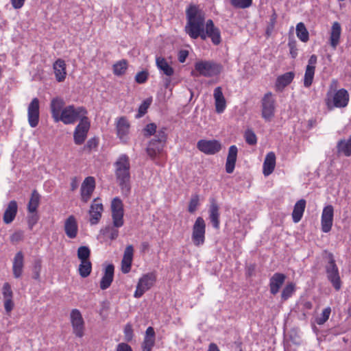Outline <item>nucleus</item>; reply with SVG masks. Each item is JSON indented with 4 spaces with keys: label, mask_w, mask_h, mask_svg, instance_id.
I'll list each match as a JSON object with an SVG mask.
<instances>
[{
    "label": "nucleus",
    "mask_w": 351,
    "mask_h": 351,
    "mask_svg": "<svg viewBox=\"0 0 351 351\" xmlns=\"http://www.w3.org/2000/svg\"><path fill=\"white\" fill-rule=\"evenodd\" d=\"M187 23L185 26L186 33L193 39L200 37L202 40L210 38L213 43L219 45L221 41L219 29L214 25L211 19L205 23V13L198 6L191 5L186 10Z\"/></svg>",
    "instance_id": "f257e3e1"
},
{
    "label": "nucleus",
    "mask_w": 351,
    "mask_h": 351,
    "mask_svg": "<svg viewBox=\"0 0 351 351\" xmlns=\"http://www.w3.org/2000/svg\"><path fill=\"white\" fill-rule=\"evenodd\" d=\"M114 173L117 182L123 193L130 191V164L129 157L121 154L114 163Z\"/></svg>",
    "instance_id": "f03ea898"
},
{
    "label": "nucleus",
    "mask_w": 351,
    "mask_h": 351,
    "mask_svg": "<svg viewBox=\"0 0 351 351\" xmlns=\"http://www.w3.org/2000/svg\"><path fill=\"white\" fill-rule=\"evenodd\" d=\"M350 95L345 88L334 89L330 86L324 99L327 108L332 110L335 108H346L349 104Z\"/></svg>",
    "instance_id": "7ed1b4c3"
},
{
    "label": "nucleus",
    "mask_w": 351,
    "mask_h": 351,
    "mask_svg": "<svg viewBox=\"0 0 351 351\" xmlns=\"http://www.w3.org/2000/svg\"><path fill=\"white\" fill-rule=\"evenodd\" d=\"M87 111L83 107H75L73 105L64 108L60 115L55 122L62 121L66 125L73 124L77 120L86 117Z\"/></svg>",
    "instance_id": "20e7f679"
},
{
    "label": "nucleus",
    "mask_w": 351,
    "mask_h": 351,
    "mask_svg": "<svg viewBox=\"0 0 351 351\" xmlns=\"http://www.w3.org/2000/svg\"><path fill=\"white\" fill-rule=\"evenodd\" d=\"M195 71L199 75L211 77L218 75L221 72L222 66L213 61L200 60L195 62Z\"/></svg>",
    "instance_id": "39448f33"
},
{
    "label": "nucleus",
    "mask_w": 351,
    "mask_h": 351,
    "mask_svg": "<svg viewBox=\"0 0 351 351\" xmlns=\"http://www.w3.org/2000/svg\"><path fill=\"white\" fill-rule=\"evenodd\" d=\"M328 263L326 265V273L327 279L332 284L336 291L341 287V280L339 275V268L332 254L328 256Z\"/></svg>",
    "instance_id": "423d86ee"
},
{
    "label": "nucleus",
    "mask_w": 351,
    "mask_h": 351,
    "mask_svg": "<svg viewBox=\"0 0 351 351\" xmlns=\"http://www.w3.org/2000/svg\"><path fill=\"white\" fill-rule=\"evenodd\" d=\"M276 110V100L271 92L264 95L261 100V115L266 121H269L274 117Z\"/></svg>",
    "instance_id": "0eeeda50"
},
{
    "label": "nucleus",
    "mask_w": 351,
    "mask_h": 351,
    "mask_svg": "<svg viewBox=\"0 0 351 351\" xmlns=\"http://www.w3.org/2000/svg\"><path fill=\"white\" fill-rule=\"evenodd\" d=\"M206 223L204 219L198 217L193 226L192 230L191 239L195 246H201L205 242Z\"/></svg>",
    "instance_id": "6e6552de"
},
{
    "label": "nucleus",
    "mask_w": 351,
    "mask_h": 351,
    "mask_svg": "<svg viewBox=\"0 0 351 351\" xmlns=\"http://www.w3.org/2000/svg\"><path fill=\"white\" fill-rule=\"evenodd\" d=\"M156 281V276L154 273L144 274L138 280L134 296L136 298H141L145 292L151 289Z\"/></svg>",
    "instance_id": "1a4fd4ad"
},
{
    "label": "nucleus",
    "mask_w": 351,
    "mask_h": 351,
    "mask_svg": "<svg viewBox=\"0 0 351 351\" xmlns=\"http://www.w3.org/2000/svg\"><path fill=\"white\" fill-rule=\"evenodd\" d=\"M110 208L113 223L116 226H123L124 224V210L121 199L119 197H114L112 200Z\"/></svg>",
    "instance_id": "9d476101"
},
{
    "label": "nucleus",
    "mask_w": 351,
    "mask_h": 351,
    "mask_svg": "<svg viewBox=\"0 0 351 351\" xmlns=\"http://www.w3.org/2000/svg\"><path fill=\"white\" fill-rule=\"evenodd\" d=\"M90 127V123L87 117L80 120L73 132V140L76 145H82L85 141Z\"/></svg>",
    "instance_id": "9b49d317"
},
{
    "label": "nucleus",
    "mask_w": 351,
    "mask_h": 351,
    "mask_svg": "<svg viewBox=\"0 0 351 351\" xmlns=\"http://www.w3.org/2000/svg\"><path fill=\"white\" fill-rule=\"evenodd\" d=\"M40 120V101L37 97L32 99L27 106V121L31 128L38 126Z\"/></svg>",
    "instance_id": "f8f14e48"
},
{
    "label": "nucleus",
    "mask_w": 351,
    "mask_h": 351,
    "mask_svg": "<svg viewBox=\"0 0 351 351\" xmlns=\"http://www.w3.org/2000/svg\"><path fill=\"white\" fill-rule=\"evenodd\" d=\"M70 319L73 333L78 337H82L84 330V322L80 311L73 309L70 313Z\"/></svg>",
    "instance_id": "ddd939ff"
},
{
    "label": "nucleus",
    "mask_w": 351,
    "mask_h": 351,
    "mask_svg": "<svg viewBox=\"0 0 351 351\" xmlns=\"http://www.w3.org/2000/svg\"><path fill=\"white\" fill-rule=\"evenodd\" d=\"M334 208L332 205H326L324 207L321 216V228L324 233L331 230L333 224Z\"/></svg>",
    "instance_id": "4468645a"
},
{
    "label": "nucleus",
    "mask_w": 351,
    "mask_h": 351,
    "mask_svg": "<svg viewBox=\"0 0 351 351\" xmlns=\"http://www.w3.org/2000/svg\"><path fill=\"white\" fill-rule=\"evenodd\" d=\"M197 147L202 152L213 155L221 149V144L217 140H199L197 143Z\"/></svg>",
    "instance_id": "2eb2a0df"
},
{
    "label": "nucleus",
    "mask_w": 351,
    "mask_h": 351,
    "mask_svg": "<svg viewBox=\"0 0 351 351\" xmlns=\"http://www.w3.org/2000/svg\"><path fill=\"white\" fill-rule=\"evenodd\" d=\"M317 61V57L315 54L311 55L308 59L304 77V86L306 88L310 87L313 83Z\"/></svg>",
    "instance_id": "dca6fc26"
},
{
    "label": "nucleus",
    "mask_w": 351,
    "mask_h": 351,
    "mask_svg": "<svg viewBox=\"0 0 351 351\" xmlns=\"http://www.w3.org/2000/svg\"><path fill=\"white\" fill-rule=\"evenodd\" d=\"M117 134L123 143H128L129 140L130 123L125 117H120L116 125Z\"/></svg>",
    "instance_id": "f3484780"
},
{
    "label": "nucleus",
    "mask_w": 351,
    "mask_h": 351,
    "mask_svg": "<svg viewBox=\"0 0 351 351\" xmlns=\"http://www.w3.org/2000/svg\"><path fill=\"white\" fill-rule=\"evenodd\" d=\"M95 188V181L93 177L89 176L85 178L81 186V199L84 202H87L92 195Z\"/></svg>",
    "instance_id": "a211bd4d"
},
{
    "label": "nucleus",
    "mask_w": 351,
    "mask_h": 351,
    "mask_svg": "<svg viewBox=\"0 0 351 351\" xmlns=\"http://www.w3.org/2000/svg\"><path fill=\"white\" fill-rule=\"evenodd\" d=\"M104 206L97 199H95L90 205L89 210L90 223L91 225H96L99 223L101 218Z\"/></svg>",
    "instance_id": "6ab92c4d"
},
{
    "label": "nucleus",
    "mask_w": 351,
    "mask_h": 351,
    "mask_svg": "<svg viewBox=\"0 0 351 351\" xmlns=\"http://www.w3.org/2000/svg\"><path fill=\"white\" fill-rule=\"evenodd\" d=\"M64 230L68 238H76L78 233V224L75 216L70 215L66 219L64 223Z\"/></svg>",
    "instance_id": "aec40b11"
},
{
    "label": "nucleus",
    "mask_w": 351,
    "mask_h": 351,
    "mask_svg": "<svg viewBox=\"0 0 351 351\" xmlns=\"http://www.w3.org/2000/svg\"><path fill=\"white\" fill-rule=\"evenodd\" d=\"M66 62L64 60L58 58L53 64V69L56 80L58 82H62L66 77Z\"/></svg>",
    "instance_id": "412c9836"
},
{
    "label": "nucleus",
    "mask_w": 351,
    "mask_h": 351,
    "mask_svg": "<svg viewBox=\"0 0 351 351\" xmlns=\"http://www.w3.org/2000/svg\"><path fill=\"white\" fill-rule=\"evenodd\" d=\"M286 279V276L281 273H275L269 279V289L272 295L277 294Z\"/></svg>",
    "instance_id": "4be33fe9"
},
{
    "label": "nucleus",
    "mask_w": 351,
    "mask_h": 351,
    "mask_svg": "<svg viewBox=\"0 0 351 351\" xmlns=\"http://www.w3.org/2000/svg\"><path fill=\"white\" fill-rule=\"evenodd\" d=\"M341 34V27L339 22H334L332 24L330 31L329 42L332 49H335L340 43Z\"/></svg>",
    "instance_id": "5701e85b"
},
{
    "label": "nucleus",
    "mask_w": 351,
    "mask_h": 351,
    "mask_svg": "<svg viewBox=\"0 0 351 351\" xmlns=\"http://www.w3.org/2000/svg\"><path fill=\"white\" fill-rule=\"evenodd\" d=\"M213 97L216 112L219 114L223 112L226 108V101L220 86L215 88Z\"/></svg>",
    "instance_id": "b1692460"
},
{
    "label": "nucleus",
    "mask_w": 351,
    "mask_h": 351,
    "mask_svg": "<svg viewBox=\"0 0 351 351\" xmlns=\"http://www.w3.org/2000/svg\"><path fill=\"white\" fill-rule=\"evenodd\" d=\"M114 265L112 264L105 267L104 274L100 281L101 289L105 290L110 286L114 278Z\"/></svg>",
    "instance_id": "393cba45"
},
{
    "label": "nucleus",
    "mask_w": 351,
    "mask_h": 351,
    "mask_svg": "<svg viewBox=\"0 0 351 351\" xmlns=\"http://www.w3.org/2000/svg\"><path fill=\"white\" fill-rule=\"evenodd\" d=\"M238 149L236 145H231L229 147L228 154L226 162V171L228 173L234 171L237 157Z\"/></svg>",
    "instance_id": "a878e982"
},
{
    "label": "nucleus",
    "mask_w": 351,
    "mask_h": 351,
    "mask_svg": "<svg viewBox=\"0 0 351 351\" xmlns=\"http://www.w3.org/2000/svg\"><path fill=\"white\" fill-rule=\"evenodd\" d=\"M295 77V73L293 71L287 72L279 75L276 81L275 86L277 90H282L287 86L290 84Z\"/></svg>",
    "instance_id": "bb28decb"
},
{
    "label": "nucleus",
    "mask_w": 351,
    "mask_h": 351,
    "mask_svg": "<svg viewBox=\"0 0 351 351\" xmlns=\"http://www.w3.org/2000/svg\"><path fill=\"white\" fill-rule=\"evenodd\" d=\"M155 343V332L149 326L145 331V338L142 344V351H151Z\"/></svg>",
    "instance_id": "cd10ccee"
},
{
    "label": "nucleus",
    "mask_w": 351,
    "mask_h": 351,
    "mask_svg": "<svg viewBox=\"0 0 351 351\" xmlns=\"http://www.w3.org/2000/svg\"><path fill=\"white\" fill-rule=\"evenodd\" d=\"M165 145V143H162L156 139H152L147 147V153L150 158L154 159L162 153Z\"/></svg>",
    "instance_id": "c85d7f7f"
},
{
    "label": "nucleus",
    "mask_w": 351,
    "mask_h": 351,
    "mask_svg": "<svg viewBox=\"0 0 351 351\" xmlns=\"http://www.w3.org/2000/svg\"><path fill=\"white\" fill-rule=\"evenodd\" d=\"M219 206L215 199H212L209 208V219L213 226L217 229L219 228Z\"/></svg>",
    "instance_id": "c756f323"
},
{
    "label": "nucleus",
    "mask_w": 351,
    "mask_h": 351,
    "mask_svg": "<svg viewBox=\"0 0 351 351\" xmlns=\"http://www.w3.org/2000/svg\"><path fill=\"white\" fill-rule=\"evenodd\" d=\"M276 166V155L274 152H269L263 162V174L265 176H269L274 171Z\"/></svg>",
    "instance_id": "7c9ffc66"
},
{
    "label": "nucleus",
    "mask_w": 351,
    "mask_h": 351,
    "mask_svg": "<svg viewBox=\"0 0 351 351\" xmlns=\"http://www.w3.org/2000/svg\"><path fill=\"white\" fill-rule=\"evenodd\" d=\"M23 268V254L21 252L16 254L12 265L14 276L16 278L21 276Z\"/></svg>",
    "instance_id": "2f4dec72"
},
{
    "label": "nucleus",
    "mask_w": 351,
    "mask_h": 351,
    "mask_svg": "<svg viewBox=\"0 0 351 351\" xmlns=\"http://www.w3.org/2000/svg\"><path fill=\"white\" fill-rule=\"evenodd\" d=\"M64 101L60 98H53L51 101V112L54 121L59 117L62 109L64 108Z\"/></svg>",
    "instance_id": "473e14b6"
},
{
    "label": "nucleus",
    "mask_w": 351,
    "mask_h": 351,
    "mask_svg": "<svg viewBox=\"0 0 351 351\" xmlns=\"http://www.w3.org/2000/svg\"><path fill=\"white\" fill-rule=\"evenodd\" d=\"M306 208V201L304 199L298 200L294 205L292 219L294 223H298L304 214Z\"/></svg>",
    "instance_id": "72a5a7b5"
},
{
    "label": "nucleus",
    "mask_w": 351,
    "mask_h": 351,
    "mask_svg": "<svg viewBox=\"0 0 351 351\" xmlns=\"http://www.w3.org/2000/svg\"><path fill=\"white\" fill-rule=\"evenodd\" d=\"M17 208L18 206L16 201L12 200L9 202L3 215V221L5 223H10L14 219Z\"/></svg>",
    "instance_id": "f704fd0d"
},
{
    "label": "nucleus",
    "mask_w": 351,
    "mask_h": 351,
    "mask_svg": "<svg viewBox=\"0 0 351 351\" xmlns=\"http://www.w3.org/2000/svg\"><path fill=\"white\" fill-rule=\"evenodd\" d=\"M156 64L157 68L160 72L168 77H171L174 73L173 69L169 64L167 61L162 57H157L156 58Z\"/></svg>",
    "instance_id": "c9c22d12"
},
{
    "label": "nucleus",
    "mask_w": 351,
    "mask_h": 351,
    "mask_svg": "<svg viewBox=\"0 0 351 351\" xmlns=\"http://www.w3.org/2000/svg\"><path fill=\"white\" fill-rule=\"evenodd\" d=\"M121 226H116L114 223L106 226L100 230V234L106 236L111 240L116 239L119 236V228Z\"/></svg>",
    "instance_id": "e433bc0d"
},
{
    "label": "nucleus",
    "mask_w": 351,
    "mask_h": 351,
    "mask_svg": "<svg viewBox=\"0 0 351 351\" xmlns=\"http://www.w3.org/2000/svg\"><path fill=\"white\" fill-rule=\"evenodd\" d=\"M296 35L298 38L304 43H306L308 40L309 34L307 31L304 24L302 22L299 23L296 25Z\"/></svg>",
    "instance_id": "4c0bfd02"
},
{
    "label": "nucleus",
    "mask_w": 351,
    "mask_h": 351,
    "mask_svg": "<svg viewBox=\"0 0 351 351\" xmlns=\"http://www.w3.org/2000/svg\"><path fill=\"white\" fill-rule=\"evenodd\" d=\"M39 202L40 195L36 191H34L28 204V211L31 213H34L37 210Z\"/></svg>",
    "instance_id": "58836bf2"
},
{
    "label": "nucleus",
    "mask_w": 351,
    "mask_h": 351,
    "mask_svg": "<svg viewBox=\"0 0 351 351\" xmlns=\"http://www.w3.org/2000/svg\"><path fill=\"white\" fill-rule=\"evenodd\" d=\"M92 270V264L90 261H81V263L79 265V274L82 278L88 277Z\"/></svg>",
    "instance_id": "ea45409f"
},
{
    "label": "nucleus",
    "mask_w": 351,
    "mask_h": 351,
    "mask_svg": "<svg viewBox=\"0 0 351 351\" xmlns=\"http://www.w3.org/2000/svg\"><path fill=\"white\" fill-rule=\"evenodd\" d=\"M295 285L293 282L288 283L282 289L281 298L282 300H287L292 296L295 292Z\"/></svg>",
    "instance_id": "a19ab883"
},
{
    "label": "nucleus",
    "mask_w": 351,
    "mask_h": 351,
    "mask_svg": "<svg viewBox=\"0 0 351 351\" xmlns=\"http://www.w3.org/2000/svg\"><path fill=\"white\" fill-rule=\"evenodd\" d=\"M128 67L127 62L124 60L117 62L113 65V71L116 75H121L125 73Z\"/></svg>",
    "instance_id": "79ce46f5"
},
{
    "label": "nucleus",
    "mask_w": 351,
    "mask_h": 351,
    "mask_svg": "<svg viewBox=\"0 0 351 351\" xmlns=\"http://www.w3.org/2000/svg\"><path fill=\"white\" fill-rule=\"evenodd\" d=\"M90 251L87 246H81L77 250V257L81 261H88Z\"/></svg>",
    "instance_id": "37998d69"
},
{
    "label": "nucleus",
    "mask_w": 351,
    "mask_h": 351,
    "mask_svg": "<svg viewBox=\"0 0 351 351\" xmlns=\"http://www.w3.org/2000/svg\"><path fill=\"white\" fill-rule=\"evenodd\" d=\"M331 313L330 307H326L323 311L320 316L316 318V323L318 325H323L329 318Z\"/></svg>",
    "instance_id": "c03bdc74"
},
{
    "label": "nucleus",
    "mask_w": 351,
    "mask_h": 351,
    "mask_svg": "<svg viewBox=\"0 0 351 351\" xmlns=\"http://www.w3.org/2000/svg\"><path fill=\"white\" fill-rule=\"evenodd\" d=\"M244 137L246 143L250 145H256L257 143L256 136L252 130H247L245 132Z\"/></svg>",
    "instance_id": "a18cd8bd"
},
{
    "label": "nucleus",
    "mask_w": 351,
    "mask_h": 351,
    "mask_svg": "<svg viewBox=\"0 0 351 351\" xmlns=\"http://www.w3.org/2000/svg\"><path fill=\"white\" fill-rule=\"evenodd\" d=\"M151 103H152L151 98H148V99L144 100L138 108V114L136 117H143L147 112V110L148 108L149 107V106L151 105Z\"/></svg>",
    "instance_id": "49530a36"
},
{
    "label": "nucleus",
    "mask_w": 351,
    "mask_h": 351,
    "mask_svg": "<svg viewBox=\"0 0 351 351\" xmlns=\"http://www.w3.org/2000/svg\"><path fill=\"white\" fill-rule=\"evenodd\" d=\"M199 205V195L197 194L193 195L189 202L188 210L191 213H193L197 208Z\"/></svg>",
    "instance_id": "de8ad7c7"
},
{
    "label": "nucleus",
    "mask_w": 351,
    "mask_h": 351,
    "mask_svg": "<svg viewBox=\"0 0 351 351\" xmlns=\"http://www.w3.org/2000/svg\"><path fill=\"white\" fill-rule=\"evenodd\" d=\"M232 5L238 8H247L252 5V0H231Z\"/></svg>",
    "instance_id": "09e8293b"
},
{
    "label": "nucleus",
    "mask_w": 351,
    "mask_h": 351,
    "mask_svg": "<svg viewBox=\"0 0 351 351\" xmlns=\"http://www.w3.org/2000/svg\"><path fill=\"white\" fill-rule=\"evenodd\" d=\"M3 300L12 299L13 293L9 283L5 282L2 289Z\"/></svg>",
    "instance_id": "8fccbe9b"
},
{
    "label": "nucleus",
    "mask_w": 351,
    "mask_h": 351,
    "mask_svg": "<svg viewBox=\"0 0 351 351\" xmlns=\"http://www.w3.org/2000/svg\"><path fill=\"white\" fill-rule=\"evenodd\" d=\"M156 125L154 123L147 124L144 128V135L150 136L156 132Z\"/></svg>",
    "instance_id": "3c124183"
},
{
    "label": "nucleus",
    "mask_w": 351,
    "mask_h": 351,
    "mask_svg": "<svg viewBox=\"0 0 351 351\" xmlns=\"http://www.w3.org/2000/svg\"><path fill=\"white\" fill-rule=\"evenodd\" d=\"M162 143H166L167 134L165 128H162L156 132V138H154Z\"/></svg>",
    "instance_id": "603ef678"
},
{
    "label": "nucleus",
    "mask_w": 351,
    "mask_h": 351,
    "mask_svg": "<svg viewBox=\"0 0 351 351\" xmlns=\"http://www.w3.org/2000/svg\"><path fill=\"white\" fill-rule=\"evenodd\" d=\"M132 263V260L122 259L121 271L123 274H128L130 271Z\"/></svg>",
    "instance_id": "864d4df0"
},
{
    "label": "nucleus",
    "mask_w": 351,
    "mask_h": 351,
    "mask_svg": "<svg viewBox=\"0 0 351 351\" xmlns=\"http://www.w3.org/2000/svg\"><path fill=\"white\" fill-rule=\"evenodd\" d=\"M134 248L132 245H128L124 251L123 259L133 260Z\"/></svg>",
    "instance_id": "5fc2aeb1"
},
{
    "label": "nucleus",
    "mask_w": 351,
    "mask_h": 351,
    "mask_svg": "<svg viewBox=\"0 0 351 351\" xmlns=\"http://www.w3.org/2000/svg\"><path fill=\"white\" fill-rule=\"evenodd\" d=\"M148 77V73L146 71L138 72L135 76V80L138 84H143L145 82Z\"/></svg>",
    "instance_id": "6e6d98bb"
},
{
    "label": "nucleus",
    "mask_w": 351,
    "mask_h": 351,
    "mask_svg": "<svg viewBox=\"0 0 351 351\" xmlns=\"http://www.w3.org/2000/svg\"><path fill=\"white\" fill-rule=\"evenodd\" d=\"M98 145V141L96 138H90L86 145L84 146V149H88V151L92 150L97 147Z\"/></svg>",
    "instance_id": "4d7b16f0"
},
{
    "label": "nucleus",
    "mask_w": 351,
    "mask_h": 351,
    "mask_svg": "<svg viewBox=\"0 0 351 351\" xmlns=\"http://www.w3.org/2000/svg\"><path fill=\"white\" fill-rule=\"evenodd\" d=\"M125 337L127 341H130L132 338L133 330L131 325L127 324L124 328Z\"/></svg>",
    "instance_id": "13d9d810"
},
{
    "label": "nucleus",
    "mask_w": 351,
    "mask_h": 351,
    "mask_svg": "<svg viewBox=\"0 0 351 351\" xmlns=\"http://www.w3.org/2000/svg\"><path fill=\"white\" fill-rule=\"evenodd\" d=\"M4 308L8 314H9L14 308V302L12 299L3 300Z\"/></svg>",
    "instance_id": "bf43d9fd"
},
{
    "label": "nucleus",
    "mask_w": 351,
    "mask_h": 351,
    "mask_svg": "<svg viewBox=\"0 0 351 351\" xmlns=\"http://www.w3.org/2000/svg\"><path fill=\"white\" fill-rule=\"evenodd\" d=\"M23 237V232L22 231H16L13 233L10 237V240L12 242H18L21 241Z\"/></svg>",
    "instance_id": "052dcab7"
},
{
    "label": "nucleus",
    "mask_w": 351,
    "mask_h": 351,
    "mask_svg": "<svg viewBox=\"0 0 351 351\" xmlns=\"http://www.w3.org/2000/svg\"><path fill=\"white\" fill-rule=\"evenodd\" d=\"M25 0H10L13 8L16 10L21 9L25 4Z\"/></svg>",
    "instance_id": "680f3d73"
},
{
    "label": "nucleus",
    "mask_w": 351,
    "mask_h": 351,
    "mask_svg": "<svg viewBox=\"0 0 351 351\" xmlns=\"http://www.w3.org/2000/svg\"><path fill=\"white\" fill-rule=\"evenodd\" d=\"M188 56L189 52L187 50H180L178 53V59L180 62L183 63L185 62Z\"/></svg>",
    "instance_id": "e2e57ef3"
},
{
    "label": "nucleus",
    "mask_w": 351,
    "mask_h": 351,
    "mask_svg": "<svg viewBox=\"0 0 351 351\" xmlns=\"http://www.w3.org/2000/svg\"><path fill=\"white\" fill-rule=\"evenodd\" d=\"M117 351H132V350L128 344L121 343L118 344Z\"/></svg>",
    "instance_id": "0e129e2a"
},
{
    "label": "nucleus",
    "mask_w": 351,
    "mask_h": 351,
    "mask_svg": "<svg viewBox=\"0 0 351 351\" xmlns=\"http://www.w3.org/2000/svg\"><path fill=\"white\" fill-rule=\"evenodd\" d=\"M208 351H220V350H219L218 346L215 343H210V345L208 346Z\"/></svg>",
    "instance_id": "69168bd1"
},
{
    "label": "nucleus",
    "mask_w": 351,
    "mask_h": 351,
    "mask_svg": "<svg viewBox=\"0 0 351 351\" xmlns=\"http://www.w3.org/2000/svg\"><path fill=\"white\" fill-rule=\"evenodd\" d=\"M290 53L293 58H295L297 56V54H298L297 50H296V49L294 48V47H290Z\"/></svg>",
    "instance_id": "338daca9"
},
{
    "label": "nucleus",
    "mask_w": 351,
    "mask_h": 351,
    "mask_svg": "<svg viewBox=\"0 0 351 351\" xmlns=\"http://www.w3.org/2000/svg\"><path fill=\"white\" fill-rule=\"evenodd\" d=\"M77 184L76 181H75V180H73L71 182V190H72V191L75 190V189H76V188H77Z\"/></svg>",
    "instance_id": "774afa93"
}]
</instances>
